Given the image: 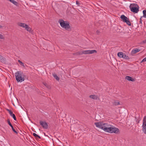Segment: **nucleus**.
<instances>
[{
	"label": "nucleus",
	"mask_w": 146,
	"mask_h": 146,
	"mask_svg": "<svg viewBox=\"0 0 146 146\" xmlns=\"http://www.w3.org/2000/svg\"><path fill=\"white\" fill-rule=\"evenodd\" d=\"M3 27L2 26L0 25V28H2Z\"/></svg>",
	"instance_id": "obj_38"
},
{
	"label": "nucleus",
	"mask_w": 146,
	"mask_h": 146,
	"mask_svg": "<svg viewBox=\"0 0 146 146\" xmlns=\"http://www.w3.org/2000/svg\"><path fill=\"white\" fill-rule=\"evenodd\" d=\"M146 61V57L144 58L141 62Z\"/></svg>",
	"instance_id": "obj_32"
},
{
	"label": "nucleus",
	"mask_w": 146,
	"mask_h": 146,
	"mask_svg": "<svg viewBox=\"0 0 146 146\" xmlns=\"http://www.w3.org/2000/svg\"><path fill=\"white\" fill-rule=\"evenodd\" d=\"M18 62L21 65H22V66L24 68L25 67V66L24 63L23 62H21L20 60H18Z\"/></svg>",
	"instance_id": "obj_25"
},
{
	"label": "nucleus",
	"mask_w": 146,
	"mask_h": 146,
	"mask_svg": "<svg viewBox=\"0 0 146 146\" xmlns=\"http://www.w3.org/2000/svg\"><path fill=\"white\" fill-rule=\"evenodd\" d=\"M120 18L124 22L126 23L128 25L130 26L131 25V23L129 19L124 15H121V16Z\"/></svg>",
	"instance_id": "obj_5"
},
{
	"label": "nucleus",
	"mask_w": 146,
	"mask_h": 146,
	"mask_svg": "<svg viewBox=\"0 0 146 146\" xmlns=\"http://www.w3.org/2000/svg\"><path fill=\"white\" fill-rule=\"evenodd\" d=\"M142 17H141L140 19V21H139L140 23H142V20H141V18Z\"/></svg>",
	"instance_id": "obj_34"
},
{
	"label": "nucleus",
	"mask_w": 146,
	"mask_h": 146,
	"mask_svg": "<svg viewBox=\"0 0 146 146\" xmlns=\"http://www.w3.org/2000/svg\"><path fill=\"white\" fill-rule=\"evenodd\" d=\"M83 54H89V50L82 51Z\"/></svg>",
	"instance_id": "obj_21"
},
{
	"label": "nucleus",
	"mask_w": 146,
	"mask_h": 146,
	"mask_svg": "<svg viewBox=\"0 0 146 146\" xmlns=\"http://www.w3.org/2000/svg\"><path fill=\"white\" fill-rule=\"evenodd\" d=\"M8 111L9 112V113L10 114L12 111L11 110H9Z\"/></svg>",
	"instance_id": "obj_36"
},
{
	"label": "nucleus",
	"mask_w": 146,
	"mask_h": 146,
	"mask_svg": "<svg viewBox=\"0 0 146 146\" xmlns=\"http://www.w3.org/2000/svg\"><path fill=\"white\" fill-rule=\"evenodd\" d=\"M65 22H66V21H64L62 19H60L58 21V23H60L61 26L62 28L67 30L70 28V26L69 23H66Z\"/></svg>",
	"instance_id": "obj_3"
},
{
	"label": "nucleus",
	"mask_w": 146,
	"mask_h": 146,
	"mask_svg": "<svg viewBox=\"0 0 146 146\" xmlns=\"http://www.w3.org/2000/svg\"><path fill=\"white\" fill-rule=\"evenodd\" d=\"M9 1L14 4L15 5H17L18 4V3L17 2L15 1L14 0H9Z\"/></svg>",
	"instance_id": "obj_22"
},
{
	"label": "nucleus",
	"mask_w": 146,
	"mask_h": 146,
	"mask_svg": "<svg viewBox=\"0 0 146 146\" xmlns=\"http://www.w3.org/2000/svg\"><path fill=\"white\" fill-rule=\"evenodd\" d=\"M25 29L27 31L30 33H32V29L27 25V27H26L25 28Z\"/></svg>",
	"instance_id": "obj_13"
},
{
	"label": "nucleus",
	"mask_w": 146,
	"mask_h": 146,
	"mask_svg": "<svg viewBox=\"0 0 146 146\" xmlns=\"http://www.w3.org/2000/svg\"><path fill=\"white\" fill-rule=\"evenodd\" d=\"M16 79L18 82H21L25 80L24 78L25 76L24 75L22 72L21 71H18L15 74Z\"/></svg>",
	"instance_id": "obj_2"
},
{
	"label": "nucleus",
	"mask_w": 146,
	"mask_h": 146,
	"mask_svg": "<svg viewBox=\"0 0 146 146\" xmlns=\"http://www.w3.org/2000/svg\"><path fill=\"white\" fill-rule=\"evenodd\" d=\"M76 3L78 5V6H80V3H79V2L78 1H76Z\"/></svg>",
	"instance_id": "obj_31"
},
{
	"label": "nucleus",
	"mask_w": 146,
	"mask_h": 146,
	"mask_svg": "<svg viewBox=\"0 0 146 146\" xmlns=\"http://www.w3.org/2000/svg\"><path fill=\"white\" fill-rule=\"evenodd\" d=\"M7 121L8 122V123L9 125H11V123L10 122V119H7Z\"/></svg>",
	"instance_id": "obj_28"
},
{
	"label": "nucleus",
	"mask_w": 146,
	"mask_h": 146,
	"mask_svg": "<svg viewBox=\"0 0 146 146\" xmlns=\"http://www.w3.org/2000/svg\"><path fill=\"white\" fill-rule=\"evenodd\" d=\"M12 130L16 134H17L18 132L15 130L13 127Z\"/></svg>",
	"instance_id": "obj_30"
},
{
	"label": "nucleus",
	"mask_w": 146,
	"mask_h": 146,
	"mask_svg": "<svg viewBox=\"0 0 146 146\" xmlns=\"http://www.w3.org/2000/svg\"><path fill=\"white\" fill-rule=\"evenodd\" d=\"M44 85H45V86H46L47 87V86H46V85H47V84H44Z\"/></svg>",
	"instance_id": "obj_40"
},
{
	"label": "nucleus",
	"mask_w": 146,
	"mask_h": 146,
	"mask_svg": "<svg viewBox=\"0 0 146 146\" xmlns=\"http://www.w3.org/2000/svg\"><path fill=\"white\" fill-rule=\"evenodd\" d=\"M94 124L97 127L102 129L105 132L116 134H117L119 132V130L118 128L112 127L113 126L103 121H100L98 122H95Z\"/></svg>",
	"instance_id": "obj_1"
},
{
	"label": "nucleus",
	"mask_w": 146,
	"mask_h": 146,
	"mask_svg": "<svg viewBox=\"0 0 146 146\" xmlns=\"http://www.w3.org/2000/svg\"><path fill=\"white\" fill-rule=\"evenodd\" d=\"M138 5L137 4L133 3L130 4V5H129V8L130 9H131V7H138Z\"/></svg>",
	"instance_id": "obj_12"
},
{
	"label": "nucleus",
	"mask_w": 146,
	"mask_h": 146,
	"mask_svg": "<svg viewBox=\"0 0 146 146\" xmlns=\"http://www.w3.org/2000/svg\"><path fill=\"white\" fill-rule=\"evenodd\" d=\"M139 7H131L130 10L131 12L134 13H137L139 11Z\"/></svg>",
	"instance_id": "obj_8"
},
{
	"label": "nucleus",
	"mask_w": 146,
	"mask_h": 146,
	"mask_svg": "<svg viewBox=\"0 0 146 146\" xmlns=\"http://www.w3.org/2000/svg\"><path fill=\"white\" fill-rule=\"evenodd\" d=\"M142 130L143 133L146 134V116H144L143 119Z\"/></svg>",
	"instance_id": "obj_6"
},
{
	"label": "nucleus",
	"mask_w": 146,
	"mask_h": 146,
	"mask_svg": "<svg viewBox=\"0 0 146 146\" xmlns=\"http://www.w3.org/2000/svg\"><path fill=\"white\" fill-rule=\"evenodd\" d=\"M125 79L127 80H128L132 82H134L135 81V79L129 76H126L125 77Z\"/></svg>",
	"instance_id": "obj_10"
},
{
	"label": "nucleus",
	"mask_w": 146,
	"mask_h": 146,
	"mask_svg": "<svg viewBox=\"0 0 146 146\" xmlns=\"http://www.w3.org/2000/svg\"><path fill=\"white\" fill-rule=\"evenodd\" d=\"M144 42L146 43V39L143 41Z\"/></svg>",
	"instance_id": "obj_39"
},
{
	"label": "nucleus",
	"mask_w": 146,
	"mask_h": 146,
	"mask_svg": "<svg viewBox=\"0 0 146 146\" xmlns=\"http://www.w3.org/2000/svg\"><path fill=\"white\" fill-rule=\"evenodd\" d=\"M10 115H11V116L12 117H13V119H14V120H15V121L16 120V117L15 116V114L13 113V112L12 111L10 113Z\"/></svg>",
	"instance_id": "obj_17"
},
{
	"label": "nucleus",
	"mask_w": 146,
	"mask_h": 146,
	"mask_svg": "<svg viewBox=\"0 0 146 146\" xmlns=\"http://www.w3.org/2000/svg\"><path fill=\"white\" fill-rule=\"evenodd\" d=\"M120 18L124 22L126 23L128 25L130 26L131 25V23L129 19L124 15H121V16Z\"/></svg>",
	"instance_id": "obj_4"
},
{
	"label": "nucleus",
	"mask_w": 146,
	"mask_h": 146,
	"mask_svg": "<svg viewBox=\"0 0 146 146\" xmlns=\"http://www.w3.org/2000/svg\"><path fill=\"white\" fill-rule=\"evenodd\" d=\"M8 111L9 112V113L10 114L12 111L11 110H9Z\"/></svg>",
	"instance_id": "obj_35"
},
{
	"label": "nucleus",
	"mask_w": 146,
	"mask_h": 146,
	"mask_svg": "<svg viewBox=\"0 0 146 146\" xmlns=\"http://www.w3.org/2000/svg\"><path fill=\"white\" fill-rule=\"evenodd\" d=\"M75 54L77 55H81L83 54L82 51V52H76Z\"/></svg>",
	"instance_id": "obj_27"
},
{
	"label": "nucleus",
	"mask_w": 146,
	"mask_h": 146,
	"mask_svg": "<svg viewBox=\"0 0 146 146\" xmlns=\"http://www.w3.org/2000/svg\"><path fill=\"white\" fill-rule=\"evenodd\" d=\"M0 61L2 62H4L5 61V58L1 55H0Z\"/></svg>",
	"instance_id": "obj_16"
},
{
	"label": "nucleus",
	"mask_w": 146,
	"mask_h": 146,
	"mask_svg": "<svg viewBox=\"0 0 146 146\" xmlns=\"http://www.w3.org/2000/svg\"><path fill=\"white\" fill-rule=\"evenodd\" d=\"M33 135L35 136L36 138L37 137L38 138V139H41V137L38 135L36 134V133H33Z\"/></svg>",
	"instance_id": "obj_23"
},
{
	"label": "nucleus",
	"mask_w": 146,
	"mask_h": 146,
	"mask_svg": "<svg viewBox=\"0 0 146 146\" xmlns=\"http://www.w3.org/2000/svg\"><path fill=\"white\" fill-rule=\"evenodd\" d=\"M10 126L11 127L12 129L13 127L12 125L11 124V125H10Z\"/></svg>",
	"instance_id": "obj_37"
},
{
	"label": "nucleus",
	"mask_w": 146,
	"mask_h": 146,
	"mask_svg": "<svg viewBox=\"0 0 146 146\" xmlns=\"http://www.w3.org/2000/svg\"><path fill=\"white\" fill-rule=\"evenodd\" d=\"M90 97L92 99L94 100H97L98 98V96H97L94 95H92L90 96Z\"/></svg>",
	"instance_id": "obj_14"
},
{
	"label": "nucleus",
	"mask_w": 146,
	"mask_h": 146,
	"mask_svg": "<svg viewBox=\"0 0 146 146\" xmlns=\"http://www.w3.org/2000/svg\"><path fill=\"white\" fill-rule=\"evenodd\" d=\"M40 123L43 128L44 129H47L48 128V125L46 122L40 121Z\"/></svg>",
	"instance_id": "obj_7"
},
{
	"label": "nucleus",
	"mask_w": 146,
	"mask_h": 146,
	"mask_svg": "<svg viewBox=\"0 0 146 146\" xmlns=\"http://www.w3.org/2000/svg\"><path fill=\"white\" fill-rule=\"evenodd\" d=\"M143 16L142 17L145 18H146V10H144L143 11Z\"/></svg>",
	"instance_id": "obj_26"
},
{
	"label": "nucleus",
	"mask_w": 146,
	"mask_h": 146,
	"mask_svg": "<svg viewBox=\"0 0 146 146\" xmlns=\"http://www.w3.org/2000/svg\"><path fill=\"white\" fill-rule=\"evenodd\" d=\"M123 53L122 52H119L118 53L117 55L120 58H121L123 56Z\"/></svg>",
	"instance_id": "obj_19"
},
{
	"label": "nucleus",
	"mask_w": 146,
	"mask_h": 146,
	"mask_svg": "<svg viewBox=\"0 0 146 146\" xmlns=\"http://www.w3.org/2000/svg\"><path fill=\"white\" fill-rule=\"evenodd\" d=\"M140 50V49L137 48H136L135 49H133L131 51V54H135L137 52L139 51Z\"/></svg>",
	"instance_id": "obj_11"
},
{
	"label": "nucleus",
	"mask_w": 146,
	"mask_h": 146,
	"mask_svg": "<svg viewBox=\"0 0 146 146\" xmlns=\"http://www.w3.org/2000/svg\"><path fill=\"white\" fill-rule=\"evenodd\" d=\"M120 104L119 102L118 101L115 100L114 101V102H113V106H118Z\"/></svg>",
	"instance_id": "obj_15"
},
{
	"label": "nucleus",
	"mask_w": 146,
	"mask_h": 146,
	"mask_svg": "<svg viewBox=\"0 0 146 146\" xmlns=\"http://www.w3.org/2000/svg\"><path fill=\"white\" fill-rule=\"evenodd\" d=\"M52 75L54 78H55L57 80H59V78L56 74H53Z\"/></svg>",
	"instance_id": "obj_20"
},
{
	"label": "nucleus",
	"mask_w": 146,
	"mask_h": 146,
	"mask_svg": "<svg viewBox=\"0 0 146 146\" xmlns=\"http://www.w3.org/2000/svg\"><path fill=\"white\" fill-rule=\"evenodd\" d=\"M18 25L20 27L25 28L26 27H27V25L25 23H18Z\"/></svg>",
	"instance_id": "obj_9"
},
{
	"label": "nucleus",
	"mask_w": 146,
	"mask_h": 146,
	"mask_svg": "<svg viewBox=\"0 0 146 146\" xmlns=\"http://www.w3.org/2000/svg\"><path fill=\"white\" fill-rule=\"evenodd\" d=\"M122 58L126 60H129V57L128 56H126L124 53Z\"/></svg>",
	"instance_id": "obj_18"
},
{
	"label": "nucleus",
	"mask_w": 146,
	"mask_h": 146,
	"mask_svg": "<svg viewBox=\"0 0 146 146\" xmlns=\"http://www.w3.org/2000/svg\"><path fill=\"white\" fill-rule=\"evenodd\" d=\"M138 123L139 122V121H138Z\"/></svg>",
	"instance_id": "obj_42"
},
{
	"label": "nucleus",
	"mask_w": 146,
	"mask_h": 146,
	"mask_svg": "<svg viewBox=\"0 0 146 146\" xmlns=\"http://www.w3.org/2000/svg\"><path fill=\"white\" fill-rule=\"evenodd\" d=\"M7 110V111H8L9 110V109H7V110Z\"/></svg>",
	"instance_id": "obj_41"
},
{
	"label": "nucleus",
	"mask_w": 146,
	"mask_h": 146,
	"mask_svg": "<svg viewBox=\"0 0 146 146\" xmlns=\"http://www.w3.org/2000/svg\"><path fill=\"white\" fill-rule=\"evenodd\" d=\"M96 53L97 51L95 50H89V54H92L94 53Z\"/></svg>",
	"instance_id": "obj_24"
},
{
	"label": "nucleus",
	"mask_w": 146,
	"mask_h": 146,
	"mask_svg": "<svg viewBox=\"0 0 146 146\" xmlns=\"http://www.w3.org/2000/svg\"><path fill=\"white\" fill-rule=\"evenodd\" d=\"M4 39V37L3 36V35H2L0 34V39Z\"/></svg>",
	"instance_id": "obj_29"
},
{
	"label": "nucleus",
	"mask_w": 146,
	"mask_h": 146,
	"mask_svg": "<svg viewBox=\"0 0 146 146\" xmlns=\"http://www.w3.org/2000/svg\"><path fill=\"white\" fill-rule=\"evenodd\" d=\"M96 33L97 35H99L100 32L99 30H97L96 31Z\"/></svg>",
	"instance_id": "obj_33"
}]
</instances>
